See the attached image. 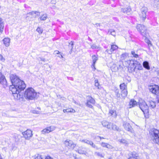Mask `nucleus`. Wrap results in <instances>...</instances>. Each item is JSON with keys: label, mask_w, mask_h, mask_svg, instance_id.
Wrapping results in <instances>:
<instances>
[{"label": "nucleus", "mask_w": 159, "mask_h": 159, "mask_svg": "<svg viewBox=\"0 0 159 159\" xmlns=\"http://www.w3.org/2000/svg\"><path fill=\"white\" fill-rule=\"evenodd\" d=\"M12 84L10 88V91L15 99L20 98L26 88V84L23 80H11Z\"/></svg>", "instance_id": "1"}, {"label": "nucleus", "mask_w": 159, "mask_h": 159, "mask_svg": "<svg viewBox=\"0 0 159 159\" xmlns=\"http://www.w3.org/2000/svg\"><path fill=\"white\" fill-rule=\"evenodd\" d=\"M24 94L26 98L32 100L36 97L37 93L33 88L30 87L25 90Z\"/></svg>", "instance_id": "2"}, {"label": "nucleus", "mask_w": 159, "mask_h": 159, "mask_svg": "<svg viewBox=\"0 0 159 159\" xmlns=\"http://www.w3.org/2000/svg\"><path fill=\"white\" fill-rule=\"evenodd\" d=\"M139 105L140 109L143 112L145 117L147 118L148 117V107L145 101L141 99L139 100Z\"/></svg>", "instance_id": "3"}, {"label": "nucleus", "mask_w": 159, "mask_h": 159, "mask_svg": "<svg viewBox=\"0 0 159 159\" xmlns=\"http://www.w3.org/2000/svg\"><path fill=\"white\" fill-rule=\"evenodd\" d=\"M153 142L159 145V130L155 129H151L149 132Z\"/></svg>", "instance_id": "4"}, {"label": "nucleus", "mask_w": 159, "mask_h": 159, "mask_svg": "<svg viewBox=\"0 0 159 159\" xmlns=\"http://www.w3.org/2000/svg\"><path fill=\"white\" fill-rule=\"evenodd\" d=\"M136 28L143 36L146 37L148 36V34L147 32L146 28L143 25L138 24L136 26Z\"/></svg>", "instance_id": "5"}, {"label": "nucleus", "mask_w": 159, "mask_h": 159, "mask_svg": "<svg viewBox=\"0 0 159 159\" xmlns=\"http://www.w3.org/2000/svg\"><path fill=\"white\" fill-rule=\"evenodd\" d=\"M63 144L65 147L69 149H74L76 146V144L75 143L71 140L67 139L63 142Z\"/></svg>", "instance_id": "6"}, {"label": "nucleus", "mask_w": 159, "mask_h": 159, "mask_svg": "<svg viewBox=\"0 0 159 159\" xmlns=\"http://www.w3.org/2000/svg\"><path fill=\"white\" fill-rule=\"evenodd\" d=\"M147 10V8L146 7H143L141 9V12L139 13V16L140 20L142 22L144 21L146 18V13Z\"/></svg>", "instance_id": "7"}, {"label": "nucleus", "mask_w": 159, "mask_h": 159, "mask_svg": "<svg viewBox=\"0 0 159 159\" xmlns=\"http://www.w3.org/2000/svg\"><path fill=\"white\" fill-rule=\"evenodd\" d=\"M88 99L87 100L86 102L85 103L86 105L89 108H93V105L95 104V100L91 96H87Z\"/></svg>", "instance_id": "8"}, {"label": "nucleus", "mask_w": 159, "mask_h": 159, "mask_svg": "<svg viewBox=\"0 0 159 159\" xmlns=\"http://www.w3.org/2000/svg\"><path fill=\"white\" fill-rule=\"evenodd\" d=\"M23 137L26 139H30L33 136L32 131L30 129H27L26 130L22 133Z\"/></svg>", "instance_id": "9"}, {"label": "nucleus", "mask_w": 159, "mask_h": 159, "mask_svg": "<svg viewBox=\"0 0 159 159\" xmlns=\"http://www.w3.org/2000/svg\"><path fill=\"white\" fill-rule=\"evenodd\" d=\"M131 70L135 71L136 69L138 70H141L143 68L141 64L139 62L135 61H133V67H131Z\"/></svg>", "instance_id": "10"}, {"label": "nucleus", "mask_w": 159, "mask_h": 159, "mask_svg": "<svg viewBox=\"0 0 159 159\" xmlns=\"http://www.w3.org/2000/svg\"><path fill=\"white\" fill-rule=\"evenodd\" d=\"M150 90L152 93L157 95L159 97V87L158 85L151 86L149 88Z\"/></svg>", "instance_id": "11"}, {"label": "nucleus", "mask_w": 159, "mask_h": 159, "mask_svg": "<svg viewBox=\"0 0 159 159\" xmlns=\"http://www.w3.org/2000/svg\"><path fill=\"white\" fill-rule=\"evenodd\" d=\"M40 12L38 11H32L27 14L26 18L30 17L31 19H33L36 18L37 16L40 15Z\"/></svg>", "instance_id": "12"}, {"label": "nucleus", "mask_w": 159, "mask_h": 159, "mask_svg": "<svg viewBox=\"0 0 159 159\" xmlns=\"http://www.w3.org/2000/svg\"><path fill=\"white\" fill-rule=\"evenodd\" d=\"M55 127L53 126L47 127L42 130L41 133L43 134L49 133L53 131L55 129Z\"/></svg>", "instance_id": "13"}, {"label": "nucleus", "mask_w": 159, "mask_h": 159, "mask_svg": "<svg viewBox=\"0 0 159 159\" xmlns=\"http://www.w3.org/2000/svg\"><path fill=\"white\" fill-rule=\"evenodd\" d=\"M128 159H138V154L135 152H130L128 154Z\"/></svg>", "instance_id": "14"}, {"label": "nucleus", "mask_w": 159, "mask_h": 159, "mask_svg": "<svg viewBox=\"0 0 159 159\" xmlns=\"http://www.w3.org/2000/svg\"><path fill=\"white\" fill-rule=\"evenodd\" d=\"M63 111L64 113H73L75 112V110L71 107H68L66 109H64L63 110Z\"/></svg>", "instance_id": "15"}, {"label": "nucleus", "mask_w": 159, "mask_h": 159, "mask_svg": "<svg viewBox=\"0 0 159 159\" xmlns=\"http://www.w3.org/2000/svg\"><path fill=\"white\" fill-rule=\"evenodd\" d=\"M98 60V58L95 55H94L92 56L93 64L91 66V67L94 68V70L96 69L95 67V64L96 61Z\"/></svg>", "instance_id": "16"}, {"label": "nucleus", "mask_w": 159, "mask_h": 159, "mask_svg": "<svg viewBox=\"0 0 159 159\" xmlns=\"http://www.w3.org/2000/svg\"><path fill=\"white\" fill-rule=\"evenodd\" d=\"M3 43L7 47L10 45V39L9 38H4L2 40Z\"/></svg>", "instance_id": "17"}, {"label": "nucleus", "mask_w": 159, "mask_h": 159, "mask_svg": "<svg viewBox=\"0 0 159 159\" xmlns=\"http://www.w3.org/2000/svg\"><path fill=\"white\" fill-rule=\"evenodd\" d=\"M131 10L130 7H127L126 8H122L121 9V11L124 13H126L128 15H129L131 13Z\"/></svg>", "instance_id": "18"}, {"label": "nucleus", "mask_w": 159, "mask_h": 159, "mask_svg": "<svg viewBox=\"0 0 159 159\" xmlns=\"http://www.w3.org/2000/svg\"><path fill=\"white\" fill-rule=\"evenodd\" d=\"M124 126L125 129L127 131L132 132V129L131 125L129 123H125L124 124Z\"/></svg>", "instance_id": "19"}, {"label": "nucleus", "mask_w": 159, "mask_h": 159, "mask_svg": "<svg viewBox=\"0 0 159 159\" xmlns=\"http://www.w3.org/2000/svg\"><path fill=\"white\" fill-rule=\"evenodd\" d=\"M118 141L120 143L123 144L125 146H127L128 145V141L124 139H119Z\"/></svg>", "instance_id": "20"}, {"label": "nucleus", "mask_w": 159, "mask_h": 159, "mask_svg": "<svg viewBox=\"0 0 159 159\" xmlns=\"http://www.w3.org/2000/svg\"><path fill=\"white\" fill-rule=\"evenodd\" d=\"M76 151L80 154H84L86 152L84 148L82 147H79V148Z\"/></svg>", "instance_id": "21"}, {"label": "nucleus", "mask_w": 159, "mask_h": 159, "mask_svg": "<svg viewBox=\"0 0 159 159\" xmlns=\"http://www.w3.org/2000/svg\"><path fill=\"white\" fill-rule=\"evenodd\" d=\"M137 104V102L134 99H132L129 102V108H131L136 106Z\"/></svg>", "instance_id": "22"}, {"label": "nucleus", "mask_w": 159, "mask_h": 159, "mask_svg": "<svg viewBox=\"0 0 159 159\" xmlns=\"http://www.w3.org/2000/svg\"><path fill=\"white\" fill-rule=\"evenodd\" d=\"M4 27V25L2 20L0 18V32L2 33Z\"/></svg>", "instance_id": "23"}, {"label": "nucleus", "mask_w": 159, "mask_h": 159, "mask_svg": "<svg viewBox=\"0 0 159 159\" xmlns=\"http://www.w3.org/2000/svg\"><path fill=\"white\" fill-rule=\"evenodd\" d=\"M121 96L124 99L126 97L127 94V89L121 90Z\"/></svg>", "instance_id": "24"}, {"label": "nucleus", "mask_w": 159, "mask_h": 159, "mask_svg": "<svg viewBox=\"0 0 159 159\" xmlns=\"http://www.w3.org/2000/svg\"><path fill=\"white\" fill-rule=\"evenodd\" d=\"M10 80H20L16 74H11L10 75Z\"/></svg>", "instance_id": "25"}, {"label": "nucleus", "mask_w": 159, "mask_h": 159, "mask_svg": "<svg viewBox=\"0 0 159 159\" xmlns=\"http://www.w3.org/2000/svg\"><path fill=\"white\" fill-rule=\"evenodd\" d=\"M143 67L147 70H149L150 67L149 65L148 62L147 61H144L143 63Z\"/></svg>", "instance_id": "26"}, {"label": "nucleus", "mask_w": 159, "mask_h": 159, "mask_svg": "<svg viewBox=\"0 0 159 159\" xmlns=\"http://www.w3.org/2000/svg\"><path fill=\"white\" fill-rule=\"evenodd\" d=\"M118 48V46L112 44L111 45V48L110 49V51L113 52L116 50Z\"/></svg>", "instance_id": "27"}, {"label": "nucleus", "mask_w": 159, "mask_h": 159, "mask_svg": "<svg viewBox=\"0 0 159 159\" xmlns=\"http://www.w3.org/2000/svg\"><path fill=\"white\" fill-rule=\"evenodd\" d=\"M111 70L112 71L116 72L119 69L118 67L116 64H113L111 67Z\"/></svg>", "instance_id": "28"}, {"label": "nucleus", "mask_w": 159, "mask_h": 159, "mask_svg": "<svg viewBox=\"0 0 159 159\" xmlns=\"http://www.w3.org/2000/svg\"><path fill=\"white\" fill-rule=\"evenodd\" d=\"M149 106L152 108H154L156 106V102L153 101H149Z\"/></svg>", "instance_id": "29"}, {"label": "nucleus", "mask_w": 159, "mask_h": 159, "mask_svg": "<svg viewBox=\"0 0 159 159\" xmlns=\"http://www.w3.org/2000/svg\"><path fill=\"white\" fill-rule=\"evenodd\" d=\"M47 15L46 14H44L40 16L39 18L41 20H45L47 19Z\"/></svg>", "instance_id": "30"}, {"label": "nucleus", "mask_w": 159, "mask_h": 159, "mask_svg": "<svg viewBox=\"0 0 159 159\" xmlns=\"http://www.w3.org/2000/svg\"><path fill=\"white\" fill-rule=\"evenodd\" d=\"M120 87L121 90L127 89V86L124 83L120 85Z\"/></svg>", "instance_id": "31"}, {"label": "nucleus", "mask_w": 159, "mask_h": 159, "mask_svg": "<svg viewBox=\"0 0 159 159\" xmlns=\"http://www.w3.org/2000/svg\"><path fill=\"white\" fill-rule=\"evenodd\" d=\"M128 56V54L127 53H124L122 54L120 56L121 60H124L126 59Z\"/></svg>", "instance_id": "32"}, {"label": "nucleus", "mask_w": 159, "mask_h": 159, "mask_svg": "<svg viewBox=\"0 0 159 159\" xmlns=\"http://www.w3.org/2000/svg\"><path fill=\"white\" fill-rule=\"evenodd\" d=\"M74 45V42L72 41L69 43V48L70 49H73V46Z\"/></svg>", "instance_id": "33"}, {"label": "nucleus", "mask_w": 159, "mask_h": 159, "mask_svg": "<svg viewBox=\"0 0 159 159\" xmlns=\"http://www.w3.org/2000/svg\"><path fill=\"white\" fill-rule=\"evenodd\" d=\"M110 114L114 117H116V114L115 110H111L110 111Z\"/></svg>", "instance_id": "34"}, {"label": "nucleus", "mask_w": 159, "mask_h": 159, "mask_svg": "<svg viewBox=\"0 0 159 159\" xmlns=\"http://www.w3.org/2000/svg\"><path fill=\"white\" fill-rule=\"evenodd\" d=\"M36 31L38 32L39 34H41L43 32V30L42 28L38 27L36 30Z\"/></svg>", "instance_id": "35"}, {"label": "nucleus", "mask_w": 159, "mask_h": 159, "mask_svg": "<svg viewBox=\"0 0 159 159\" xmlns=\"http://www.w3.org/2000/svg\"><path fill=\"white\" fill-rule=\"evenodd\" d=\"M131 53L132 55H133V57H134L137 58L139 57V55L135 53V52L134 51H132L131 52Z\"/></svg>", "instance_id": "36"}, {"label": "nucleus", "mask_w": 159, "mask_h": 159, "mask_svg": "<svg viewBox=\"0 0 159 159\" xmlns=\"http://www.w3.org/2000/svg\"><path fill=\"white\" fill-rule=\"evenodd\" d=\"M5 58L1 54H0V61L2 62H4L5 61Z\"/></svg>", "instance_id": "37"}, {"label": "nucleus", "mask_w": 159, "mask_h": 159, "mask_svg": "<svg viewBox=\"0 0 159 159\" xmlns=\"http://www.w3.org/2000/svg\"><path fill=\"white\" fill-rule=\"evenodd\" d=\"M0 80H6L5 76L0 72Z\"/></svg>", "instance_id": "38"}, {"label": "nucleus", "mask_w": 159, "mask_h": 159, "mask_svg": "<svg viewBox=\"0 0 159 159\" xmlns=\"http://www.w3.org/2000/svg\"><path fill=\"white\" fill-rule=\"evenodd\" d=\"M95 154L96 155L98 156L101 157H103V155L102 154H101L99 152H96L95 153Z\"/></svg>", "instance_id": "39"}, {"label": "nucleus", "mask_w": 159, "mask_h": 159, "mask_svg": "<svg viewBox=\"0 0 159 159\" xmlns=\"http://www.w3.org/2000/svg\"><path fill=\"white\" fill-rule=\"evenodd\" d=\"M110 34H111L112 35L115 36L116 33L114 30H111V31H110Z\"/></svg>", "instance_id": "40"}, {"label": "nucleus", "mask_w": 159, "mask_h": 159, "mask_svg": "<svg viewBox=\"0 0 159 159\" xmlns=\"http://www.w3.org/2000/svg\"><path fill=\"white\" fill-rule=\"evenodd\" d=\"M115 92L116 93V96L118 97H120V94L119 93V90L116 89V88H115Z\"/></svg>", "instance_id": "41"}, {"label": "nucleus", "mask_w": 159, "mask_h": 159, "mask_svg": "<svg viewBox=\"0 0 159 159\" xmlns=\"http://www.w3.org/2000/svg\"><path fill=\"white\" fill-rule=\"evenodd\" d=\"M98 81V80H95V85L99 89L100 87V84H99Z\"/></svg>", "instance_id": "42"}, {"label": "nucleus", "mask_w": 159, "mask_h": 159, "mask_svg": "<svg viewBox=\"0 0 159 159\" xmlns=\"http://www.w3.org/2000/svg\"><path fill=\"white\" fill-rule=\"evenodd\" d=\"M91 48L93 49H98L99 47L97 46L95 44H93L91 45Z\"/></svg>", "instance_id": "43"}, {"label": "nucleus", "mask_w": 159, "mask_h": 159, "mask_svg": "<svg viewBox=\"0 0 159 159\" xmlns=\"http://www.w3.org/2000/svg\"><path fill=\"white\" fill-rule=\"evenodd\" d=\"M89 144H90L91 146L93 148H95L96 147L95 145L92 141L89 142Z\"/></svg>", "instance_id": "44"}, {"label": "nucleus", "mask_w": 159, "mask_h": 159, "mask_svg": "<svg viewBox=\"0 0 159 159\" xmlns=\"http://www.w3.org/2000/svg\"><path fill=\"white\" fill-rule=\"evenodd\" d=\"M34 159H43V158L41 156L38 155L35 157Z\"/></svg>", "instance_id": "45"}, {"label": "nucleus", "mask_w": 159, "mask_h": 159, "mask_svg": "<svg viewBox=\"0 0 159 159\" xmlns=\"http://www.w3.org/2000/svg\"><path fill=\"white\" fill-rule=\"evenodd\" d=\"M146 41L147 43L148 44V45H149L150 44L151 45H152L151 42L148 39H146Z\"/></svg>", "instance_id": "46"}, {"label": "nucleus", "mask_w": 159, "mask_h": 159, "mask_svg": "<svg viewBox=\"0 0 159 159\" xmlns=\"http://www.w3.org/2000/svg\"><path fill=\"white\" fill-rule=\"evenodd\" d=\"M112 129L114 130H117L118 129L116 126L115 125H113L112 126Z\"/></svg>", "instance_id": "47"}, {"label": "nucleus", "mask_w": 159, "mask_h": 159, "mask_svg": "<svg viewBox=\"0 0 159 159\" xmlns=\"http://www.w3.org/2000/svg\"><path fill=\"white\" fill-rule=\"evenodd\" d=\"M54 53L56 54H59L60 53V52L56 50L54 51Z\"/></svg>", "instance_id": "48"}, {"label": "nucleus", "mask_w": 159, "mask_h": 159, "mask_svg": "<svg viewBox=\"0 0 159 159\" xmlns=\"http://www.w3.org/2000/svg\"><path fill=\"white\" fill-rule=\"evenodd\" d=\"M45 159H53V158L49 156H48L46 157Z\"/></svg>", "instance_id": "49"}, {"label": "nucleus", "mask_w": 159, "mask_h": 159, "mask_svg": "<svg viewBox=\"0 0 159 159\" xmlns=\"http://www.w3.org/2000/svg\"><path fill=\"white\" fill-rule=\"evenodd\" d=\"M39 58H40L41 61H42L44 62L45 61V58H41V57H40Z\"/></svg>", "instance_id": "50"}, {"label": "nucleus", "mask_w": 159, "mask_h": 159, "mask_svg": "<svg viewBox=\"0 0 159 159\" xmlns=\"http://www.w3.org/2000/svg\"><path fill=\"white\" fill-rule=\"evenodd\" d=\"M96 26L95 27H98V26H100V25L99 24L97 23L95 24Z\"/></svg>", "instance_id": "51"}, {"label": "nucleus", "mask_w": 159, "mask_h": 159, "mask_svg": "<svg viewBox=\"0 0 159 159\" xmlns=\"http://www.w3.org/2000/svg\"><path fill=\"white\" fill-rule=\"evenodd\" d=\"M58 57L60 58H63V57L61 54H60V55L58 56Z\"/></svg>", "instance_id": "52"}, {"label": "nucleus", "mask_w": 159, "mask_h": 159, "mask_svg": "<svg viewBox=\"0 0 159 159\" xmlns=\"http://www.w3.org/2000/svg\"><path fill=\"white\" fill-rule=\"evenodd\" d=\"M157 9H159V1L157 2Z\"/></svg>", "instance_id": "53"}, {"label": "nucleus", "mask_w": 159, "mask_h": 159, "mask_svg": "<svg viewBox=\"0 0 159 159\" xmlns=\"http://www.w3.org/2000/svg\"><path fill=\"white\" fill-rule=\"evenodd\" d=\"M70 49V51H69V53L70 54H71L72 53L73 49H72V50L71 49Z\"/></svg>", "instance_id": "54"}, {"label": "nucleus", "mask_w": 159, "mask_h": 159, "mask_svg": "<svg viewBox=\"0 0 159 159\" xmlns=\"http://www.w3.org/2000/svg\"><path fill=\"white\" fill-rule=\"evenodd\" d=\"M88 40L92 42V39H90L89 37H88Z\"/></svg>", "instance_id": "55"}, {"label": "nucleus", "mask_w": 159, "mask_h": 159, "mask_svg": "<svg viewBox=\"0 0 159 159\" xmlns=\"http://www.w3.org/2000/svg\"><path fill=\"white\" fill-rule=\"evenodd\" d=\"M5 81V82H6V80H1V81H0V83H1L2 82H3L2 81Z\"/></svg>", "instance_id": "56"}, {"label": "nucleus", "mask_w": 159, "mask_h": 159, "mask_svg": "<svg viewBox=\"0 0 159 159\" xmlns=\"http://www.w3.org/2000/svg\"><path fill=\"white\" fill-rule=\"evenodd\" d=\"M108 52V49H107V50H106V52Z\"/></svg>", "instance_id": "57"}, {"label": "nucleus", "mask_w": 159, "mask_h": 159, "mask_svg": "<svg viewBox=\"0 0 159 159\" xmlns=\"http://www.w3.org/2000/svg\"><path fill=\"white\" fill-rule=\"evenodd\" d=\"M157 74L159 75V70L158 71Z\"/></svg>", "instance_id": "58"}, {"label": "nucleus", "mask_w": 159, "mask_h": 159, "mask_svg": "<svg viewBox=\"0 0 159 159\" xmlns=\"http://www.w3.org/2000/svg\"><path fill=\"white\" fill-rule=\"evenodd\" d=\"M99 137L101 139H102V138L100 137Z\"/></svg>", "instance_id": "59"}]
</instances>
